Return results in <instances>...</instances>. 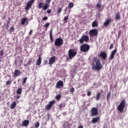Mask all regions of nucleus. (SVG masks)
Wrapping results in <instances>:
<instances>
[{"label": "nucleus", "mask_w": 128, "mask_h": 128, "mask_svg": "<svg viewBox=\"0 0 128 128\" xmlns=\"http://www.w3.org/2000/svg\"><path fill=\"white\" fill-rule=\"evenodd\" d=\"M78 52L74 49H70L68 52V58L69 60H72L76 56Z\"/></svg>", "instance_id": "f257e3e1"}, {"label": "nucleus", "mask_w": 128, "mask_h": 128, "mask_svg": "<svg viewBox=\"0 0 128 128\" xmlns=\"http://www.w3.org/2000/svg\"><path fill=\"white\" fill-rule=\"evenodd\" d=\"M54 44L55 46H58L60 48V46H62L64 44V39L62 38H58L56 39L54 42Z\"/></svg>", "instance_id": "f03ea898"}, {"label": "nucleus", "mask_w": 128, "mask_h": 128, "mask_svg": "<svg viewBox=\"0 0 128 128\" xmlns=\"http://www.w3.org/2000/svg\"><path fill=\"white\" fill-rule=\"evenodd\" d=\"M48 7L49 5L48 3H45L44 4L42 2H39L38 6V8H39L40 10L42 8L43 10H46L48 8Z\"/></svg>", "instance_id": "7ed1b4c3"}, {"label": "nucleus", "mask_w": 128, "mask_h": 128, "mask_svg": "<svg viewBox=\"0 0 128 128\" xmlns=\"http://www.w3.org/2000/svg\"><path fill=\"white\" fill-rule=\"evenodd\" d=\"M90 45L86 44H84L80 46V52H88L90 50Z\"/></svg>", "instance_id": "20e7f679"}, {"label": "nucleus", "mask_w": 128, "mask_h": 128, "mask_svg": "<svg viewBox=\"0 0 128 128\" xmlns=\"http://www.w3.org/2000/svg\"><path fill=\"white\" fill-rule=\"evenodd\" d=\"M126 107V100H122L118 106V110L120 112H124V108Z\"/></svg>", "instance_id": "39448f33"}, {"label": "nucleus", "mask_w": 128, "mask_h": 128, "mask_svg": "<svg viewBox=\"0 0 128 128\" xmlns=\"http://www.w3.org/2000/svg\"><path fill=\"white\" fill-rule=\"evenodd\" d=\"M88 40H90V37H88V36L84 35L82 36L78 42L80 44H84V42H87Z\"/></svg>", "instance_id": "423d86ee"}, {"label": "nucleus", "mask_w": 128, "mask_h": 128, "mask_svg": "<svg viewBox=\"0 0 128 128\" xmlns=\"http://www.w3.org/2000/svg\"><path fill=\"white\" fill-rule=\"evenodd\" d=\"M102 62H100V60L98 59L96 60V72H98L102 68Z\"/></svg>", "instance_id": "0eeeda50"}, {"label": "nucleus", "mask_w": 128, "mask_h": 128, "mask_svg": "<svg viewBox=\"0 0 128 128\" xmlns=\"http://www.w3.org/2000/svg\"><path fill=\"white\" fill-rule=\"evenodd\" d=\"M34 2V0H30L27 2L26 8V10H28L32 8V6Z\"/></svg>", "instance_id": "6e6552de"}, {"label": "nucleus", "mask_w": 128, "mask_h": 128, "mask_svg": "<svg viewBox=\"0 0 128 128\" xmlns=\"http://www.w3.org/2000/svg\"><path fill=\"white\" fill-rule=\"evenodd\" d=\"M89 36L90 38H92V36H96V29H92L89 32Z\"/></svg>", "instance_id": "1a4fd4ad"}, {"label": "nucleus", "mask_w": 128, "mask_h": 128, "mask_svg": "<svg viewBox=\"0 0 128 128\" xmlns=\"http://www.w3.org/2000/svg\"><path fill=\"white\" fill-rule=\"evenodd\" d=\"M100 58H102L103 60H106L108 58V54L104 52H102L98 54Z\"/></svg>", "instance_id": "9d476101"}, {"label": "nucleus", "mask_w": 128, "mask_h": 128, "mask_svg": "<svg viewBox=\"0 0 128 128\" xmlns=\"http://www.w3.org/2000/svg\"><path fill=\"white\" fill-rule=\"evenodd\" d=\"M63 86H64V82L60 80L57 82L56 84V88H62Z\"/></svg>", "instance_id": "9b49d317"}, {"label": "nucleus", "mask_w": 128, "mask_h": 128, "mask_svg": "<svg viewBox=\"0 0 128 128\" xmlns=\"http://www.w3.org/2000/svg\"><path fill=\"white\" fill-rule=\"evenodd\" d=\"M54 62H56V57L54 56H53L49 59L48 64L50 66H52V64H54Z\"/></svg>", "instance_id": "f8f14e48"}, {"label": "nucleus", "mask_w": 128, "mask_h": 128, "mask_svg": "<svg viewBox=\"0 0 128 128\" xmlns=\"http://www.w3.org/2000/svg\"><path fill=\"white\" fill-rule=\"evenodd\" d=\"M117 50H117L116 48V49L114 50L111 52L110 56L109 57V60H114V55L116 54V51Z\"/></svg>", "instance_id": "ddd939ff"}, {"label": "nucleus", "mask_w": 128, "mask_h": 128, "mask_svg": "<svg viewBox=\"0 0 128 128\" xmlns=\"http://www.w3.org/2000/svg\"><path fill=\"white\" fill-rule=\"evenodd\" d=\"M54 101L52 100V101H50L48 104L46 106V110H50V108H52V106H54Z\"/></svg>", "instance_id": "4468645a"}, {"label": "nucleus", "mask_w": 128, "mask_h": 128, "mask_svg": "<svg viewBox=\"0 0 128 128\" xmlns=\"http://www.w3.org/2000/svg\"><path fill=\"white\" fill-rule=\"evenodd\" d=\"M90 113L92 116H96V108H92Z\"/></svg>", "instance_id": "2eb2a0df"}, {"label": "nucleus", "mask_w": 128, "mask_h": 128, "mask_svg": "<svg viewBox=\"0 0 128 128\" xmlns=\"http://www.w3.org/2000/svg\"><path fill=\"white\" fill-rule=\"evenodd\" d=\"M20 75V71L16 70H14V76H15V78H16V76H18Z\"/></svg>", "instance_id": "dca6fc26"}, {"label": "nucleus", "mask_w": 128, "mask_h": 128, "mask_svg": "<svg viewBox=\"0 0 128 128\" xmlns=\"http://www.w3.org/2000/svg\"><path fill=\"white\" fill-rule=\"evenodd\" d=\"M30 124V120H24L23 122H22V126H28V124Z\"/></svg>", "instance_id": "f3484780"}, {"label": "nucleus", "mask_w": 128, "mask_h": 128, "mask_svg": "<svg viewBox=\"0 0 128 128\" xmlns=\"http://www.w3.org/2000/svg\"><path fill=\"white\" fill-rule=\"evenodd\" d=\"M92 68L94 70H96V59H94L93 62V65H92Z\"/></svg>", "instance_id": "a211bd4d"}, {"label": "nucleus", "mask_w": 128, "mask_h": 128, "mask_svg": "<svg viewBox=\"0 0 128 128\" xmlns=\"http://www.w3.org/2000/svg\"><path fill=\"white\" fill-rule=\"evenodd\" d=\"M111 22H112V19H109L107 20L105 22H104V26H108L110 24Z\"/></svg>", "instance_id": "6ab92c4d"}, {"label": "nucleus", "mask_w": 128, "mask_h": 128, "mask_svg": "<svg viewBox=\"0 0 128 128\" xmlns=\"http://www.w3.org/2000/svg\"><path fill=\"white\" fill-rule=\"evenodd\" d=\"M42 64V58H40V56H39L38 58V59L36 62V66H40Z\"/></svg>", "instance_id": "aec40b11"}, {"label": "nucleus", "mask_w": 128, "mask_h": 128, "mask_svg": "<svg viewBox=\"0 0 128 128\" xmlns=\"http://www.w3.org/2000/svg\"><path fill=\"white\" fill-rule=\"evenodd\" d=\"M28 18H22L20 20V23L22 24V26H24V24L26 22Z\"/></svg>", "instance_id": "412c9836"}, {"label": "nucleus", "mask_w": 128, "mask_h": 128, "mask_svg": "<svg viewBox=\"0 0 128 128\" xmlns=\"http://www.w3.org/2000/svg\"><path fill=\"white\" fill-rule=\"evenodd\" d=\"M16 102H14L10 106V108H11V110H14V108H16Z\"/></svg>", "instance_id": "4be33fe9"}, {"label": "nucleus", "mask_w": 128, "mask_h": 128, "mask_svg": "<svg viewBox=\"0 0 128 128\" xmlns=\"http://www.w3.org/2000/svg\"><path fill=\"white\" fill-rule=\"evenodd\" d=\"M120 19V12H118L115 16V20H118Z\"/></svg>", "instance_id": "5701e85b"}, {"label": "nucleus", "mask_w": 128, "mask_h": 128, "mask_svg": "<svg viewBox=\"0 0 128 128\" xmlns=\"http://www.w3.org/2000/svg\"><path fill=\"white\" fill-rule=\"evenodd\" d=\"M22 88H19L16 90V94H22Z\"/></svg>", "instance_id": "b1692460"}, {"label": "nucleus", "mask_w": 128, "mask_h": 128, "mask_svg": "<svg viewBox=\"0 0 128 128\" xmlns=\"http://www.w3.org/2000/svg\"><path fill=\"white\" fill-rule=\"evenodd\" d=\"M56 98L57 100H60V98H62V94H58L56 96Z\"/></svg>", "instance_id": "393cba45"}, {"label": "nucleus", "mask_w": 128, "mask_h": 128, "mask_svg": "<svg viewBox=\"0 0 128 128\" xmlns=\"http://www.w3.org/2000/svg\"><path fill=\"white\" fill-rule=\"evenodd\" d=\"M74 3L72 2H70L68 4V6L70 8H74Z\"/></svg>", "instance_id": "a878e982"}, {"label": "nucleus", "mask_w": 128, "mask_h": 128, "mask_svg": "<svg viewBox=\"0 0 128 128\" xmlns=\"http://www.w3.org/2000/svg\"><path fill=\"white\" fill-rule=\"evenodd\" d=\"M60 108H64L66 106V103H62L58 105Z\"/></svg>", "instance_id": "bb28decb"}, {"label": "nucleus", "mask_w": 128, "mask_h": 128, "mask_svg": "<svg viewBox=\"0 0 128 128\" xmlns=\"http://www.w3.org/2000/svg\"><path fill=\"white\" fill-rule=\"evenodd\" d=\"M96 8H99L100 11L102 10V5H100V4H97Z\"/></svg>", "instance_id": "cd10ccee"}, {"label": "nucleus", "mask_w": 128, "mask_h": 128, "mask_svg": "<svg viewBox=\"0 0 128 128\" xmlns=\"http://www.w3.org/2000/svg\"><path fill=\"white\" fill-rule=\"evenodd\" d=\"M62 8H58V10L56 11L57 14H60V12H62Z\"/></svg>", "instance_id": "c85d7f7f"}, {"label": "nucleus", "mask_w": 128, "mask_h": 128, "mask_svg": "<svg viewBox=\"0 0 128 128\" xmlns=\"http://www.w3.org/2000/svg\"><path fill=\"white\" fill-rule=\"evenodd\" d=\"M92 28H96V20L94 21L92 24Z\"/></svg>", "instance_id": "c756f323"}, {"label": "nucleus", "mask_w": 128, "mask_h": 128, "mask_svg": "<svg viewBox=\"0 0 128 128\" xmlns=\"http://www.w3.org/2000/svg\"><path fill=\"white\" fill-rule=\"evenodd\" d=\"M27 80H28V77L22 78V80H23L22 84H26V82Z\"/></svg>", "instance_id": "7c9ffc66"}, {"label": "nucleus", "mask_w": 128, "mask_h": 128, "mask_svg": "<svg viewBox=\"0 0 128 128\" xmlns=\"http://www.w3.org/2000/svg\"><path fill=\"white\" fill-rule=\"evenodd\" d=\"M110 98V92H108L107 95L106 100H108Z\"/></svg>", "instance_id": "2f4dec72"}, {"label": "nucleus", "mask_w": 128, "mask_h": 128, "mask_svg": "<svg viewBox=\"0 0 128 128\" xmlns=\"http://www.w3.org/2000/svg\"><path fill=\"white\" fill-rule=\"evenodd\" d=\"M46 28H48L50 26V24L48 22L46 23L44 26Z\"/></svg>", "instance_id": "473e14b6"}, {"label": "nucleus", "mask_w": 128, "mask_h": 128, "mask_svg": "<svg viewBox=\"0 0 128 128\" xmlns=\"http://www.w3.org/2000/svg\"><path fill=\"white\" fill-rule=\"evenodd\" d=\"M10 32H14V26L11 27L10 28Z\"/></svg>", "instance_id": "72a5a7b5"}, {"label": "nucleus", "mask_w": 128, "mask_h": 128, "mask_svg": "<svg viewBox=\"0 0 128 128\" xmlns=\"http://www.w3.org/2000/svg\"><path fill=\"white\" fill-rule=\"evenodd\" d=\"M100 93H98L96 97L97 100H100Z\"/></svg>", "instance_id": "f704fd0d"}, {"label": "nucleus", "mask_w": 128, "mask_h": 128, "mask_svg": "<svg viewBox=\"0 0 128 128\" xmlns=\"http://www.w3.org/2000/svg\"><path fill=\"white\" fill-rule=\"evenodd\" d=\"M35 127L38 128V126H40V122H38L37 123H36L34 124Z\"/></svg>", "instance_id": "c9c22d12"}, {"label": "nucleus", "mask_w": 128, "mask_h": 128, "mask_svg": "<svg viewBox=\"0 0 128 128\" xmlns=\"http://www.w3.org/2000/svg\"><path fill=\"white\" fill-rule=\"evenodd\" d=\"M95 122H96V118H94L92 120V124H94Z\"/></svg>", "instance_id": "e433bc0d"}, {"label": "nucleus", "mask_w": 128, "mask_h": 128, "mask_svg": "<svg viewBox=\"0 0 128 128\" xmlns=\"http://www.w3.org/2000/svg\"><path fill=\"white\" fill-rule=\"evenodd\" d=\"M70 92H72V94H73V92H74V88H72L70 89Z\"/></svg>", "instance_id": "4c0bfd02"}, {"label": "nucleus", "mask_w": 128, "mask_h": 128, "mask_svg": "<svg viewBox=\"0 0 128 128\" xmlns=\"http://www.w3.org/2000/svg\"><path fill=\"white\" fill-rule=\"evenodd\" d=\"M4 56V50H1L0 51V56Z\"/></svg>", "instance_id": "58836bf2"}, {"label": "nucleus", "mask_w": 128, "mask_h": 128, "mask_svg": "<svg viewBox=\"0 0 128 128\" xmlns=\"http://www.w3.org/2000/svg\"><path fill=\"white\" fill-rule=\"evenodd\" d=\"M50 2H52V0H46V4H48V6H50Z\"/></svg>", "instance_id": "ea45409f"}, {"label": "nucleus", "mask_w": 128, "mask_h": 128, "mask_svg": "<svg viewBox=\"0 0 128 128\" xmlns=\"http://www.w3.org/2000/svg\"><path fill=\"white\" fill-rule=\"evenodd\" d=\"M12 82L10 80H8L6 83V86H8V84H10Z\"/></svg>", "instance_id": "a19ab883"}, {"label": "nucleus", "mask_w": 128, "mask_h": 128, "mask_svg": "<svg viewBox=\"0 0 128 128\" xmlns=\"http://www.w3.org/2000/svg\"><path fill=\"white\" fill-rule=\"evenodd\" d=\"M52 13V10L49 9L47 10V14H50Z\"/></svg>", "instance_id": "79ce46f5"}, {"label": "nucleus", "mask_w": 128, "mask_h": 128, "mask_svg": "<svg viewBox=\"0 0 128 128\" xmlns=\"http://www.w3.org/2000/svg\"><path fill=\"white\" fill-rule=\"evenodd\" d=\"M50 36H52V29H51L50 32Z\"/></svg>", "instance_id": "37998d69"}, {"label": "nucleus", "mask_w": 128, "mask_h": 128, "mask_svg": "<svg viewBox=\"0 0 128 128\" xmlns=\"http://www.w3.org/2000/svg\"><path fill=\"white\" fill-rule=\"evenodd\" d=\"M50 40L51 42H54V38L52 36H50Z\"/></svg>", "instance_id": "c03bdc74"}, {"label": "nucleus", "mask_w": 128, "mask_h": 128, "mask_svg": "<svg viewBox=\"0 0 128 128\" xmlns=\"http://www.w3.org/2000/svg\"><path fill=\"white\" fill-rule=\"evenodd\" d=\"M48 16H44L42 20H48Z\"/></svg>", "instance_id": "a18cd8bd"}, {"label": "nucleus", "mask_w": 128, "mask_h": 128, "mask_svg": "<svg viewBox=\"0 0 128 128\" xmlns=\"http://www.w3.org/2000/svg\"><path fill=\"white\" fill-rule=\"evenodd\" d=\"M32 60H29L28 62V66H30L32 64Z\"/></svg>", "instance_id": "49530a36"}, {"label": "nucleus", "mask_w": 128, "mask_h": 128, "mask_svg": "<svg viewBox=\"0 0 128 128\" xmlns=\"http://www.w3.org/2000/svg\"><path fill=\"white\" fill-rule=\"evenodd\" d=\"M68 20V16H66L64 17V20H65V22H66V20Z\"/></svg>", "instance_id": "de8ad7c7"}, {"label": "nucleus", "mask_w": 128, "mask_h": 128, "mask_svg": "<svg viewBox=\"0 0 128 128\" xmlns=\"http://www.w3.org/2000/svg\"><path fill=\"white\" fill-rule=\"evenodd\" d=\"M112 48H114V44H111L109 48H110V50H112Z\"/></svg>", "instance_id": "09e8293b"}, {"label": "nucleus", "mask_w": 128, "mask_h": 128, "mask_svg": "<svg viewBox=\"0 0 128 128\" xmlns=\"http://www.w3.org/2000/svg\"><path fill=\"white\" fill-rule=\"evenodd\" d=\"M90 94H92V93L88 91V92L87 95L88 96H90Z\"/></svg>", "instance_id": "8fccbe9b"}, {"label": "nucleus", "mask_w": 128, "mask_h": 128, "mask_svg": "<svg viewBox=\"0 0 128 128\" xmlns=\"http://www.w3.org/2000/svg\"><path fill=\"white\" fill-rule=\"evenodd\" d=\"M96 122L100 123V117L96 118Z\"/></svg>", "instance_id": "3c124183"}, {"label": "nucleus", "mask_w": 128, "mask_h": 128, "mask_svg": "<svg viewBox=\"0 0 128 128\" xmlns=\"http://www.w3.org/2000/svg\"><path fill=\"white\" fill-rule=\"evenodd\" d=\"M32 30H30V32H29V34L30 36H32Z\"/></svg>", "instance_id": "603ef678"}, {"label": "nucleus", "mask_w": 128, "mask_h": 128, "mask_svg": "<svg viewBox=\"0 0 128 128\" xmlns=\"http://www.w3.org/2000/svg\"><path fill=\"white\" fill-rule=\"evenodd\" d=\"M78 128H84V126L82 125H80Z\"/></svg>", "instance_id": "864d4df0"}, {"label": "nucleus", "mask_w": 128, "mask_h": 128, "mask_svg": "<svg viewBox=\"0 0 128 128\" xmlns=\"http://www.w3.org/2000/svg\"><path fill=\"white\" fill-rule=\"evenodd\" d=\"M20 98V96H17V99L18 100Z\"/></svg>", "instance_id": "5fc2aeb1"}, {"label": "nucleus", "mask_w": 128, "mask_h": 128, "mask_svg": "<svg viewBox=\"0 0 128 128\" xmlns=\"http://www.w3.org/2000/svg\"><path fill=\"white\" fill-rule=\"evenodd\" d=\"M96 114H98V110H96Z\"/></svg>", "instance_id": "6e6d98bb"}, {"label": "nucleus", "mask_w": 128, "mask_h": 128, "mask_svg": "<svg viewBox=\"0 0 128 128\" xmlns=\"http://www.w3.org/2000/svg\"><path fill=\"white\" fill-rule=\"evenodd\" d=\"M45 62H48V60H45Z\"/></svg>", "instance_id": "4d7b16f0"}, {"label": "nucleus", "mask_w": 128, "mask_h": 128, "mask_svg": "<svg viewBox=\"0 0 128 128\" xmlns=\"http://www.w3.org/2000/svg\"><path fill=\"white\" fill-rule=\"evenodd\" d=\"M119 32H121V31H120H120H119Z\"/></svg>", "instance_id": "13d9d810"}, {"label": "nucleus", "mask_w": 128, "mask_h": 128, "mask_svg": "<svg viewBox=\"0 0 128 128\" xmlns=\"http://www.w3.org/2000/svg\"><path fill=\"white\" fill-rule=\"evenodd\" d=\"M69 12H70V10Z\"/></svg>", "instance_id": "bf43d9fd"}, {"label": "nucleus", "mask_w": 128, "mask_h": 128, "mask_svg": "<svg viewBox=\"0 0 128 128\" xmlns=\"http://www.w3.org/2000/svg\"><path fill=\"white\" fill-rule=\"evenodd\" d=\"M96 26H98V24H96Z\"/></svg>", "instance_id": "052dcab7"}]
</instances>
